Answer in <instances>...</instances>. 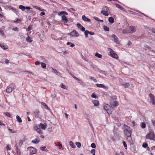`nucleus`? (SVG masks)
Segmentation results:
<instances>
[{
  "label": "nucleus",
  "mask_w": 155,
  "mask_h": 155,
  "mask_svg": "<svg viewBox=\"0 0 155 155\" xmlns=\"http://www.w3.org/2000/svg\"><path fill=\"white\" fill-rule=\"evenodd\" d=\"M124 132L125 135V136L127 135L130 136L131 134L130 132V127L124 124Z\"/></svg>",
  "instance_id": "nucleus-1"
},
{
  "label": "nucleus",
  "mask_w": 155,
  "mask_h": 155,
  "mask_svg": "<svg viewBox=\"0 0 155 155\" xmlns=\"http://www.w3.org/2000/svg\"><path fill=\"white\" fill-rule=\"evenodd\" d=\"M15 85L14 84L11 83L7 87L6 91L7 93H10L12 91L13 89H15Z\"/></svg>",
  "instance_id": "nucleus-2"
},
{
  "label": "nucleus",
  "mask_w": 155,
  "mask_h": 155,
  "mask_svg": "<svg viewBox=\"0 0 155 155\" xmlns=\"http://www.w3.org/2000/svg\"><path fill=\"white\" fill-rule=\"evenodd\" d=\"M154 137V133L153 131L151 130H150L146 136V138L150 140H153Z\"/></svg>",
  "instance_id": "nucleus-3"
},
{
  "label": "nucleus",
  "mask_w": 155,
  "mask_h": 155,
  "mask_svg": "<svg viewBox=\"0 0 155 155\" xmlns=\"http://www.w3.org/2000/svg\"><path fill=\"white\" fill-rule=\"evenodd\" d=\"M110 52L109 54L112 57L116 58L117 59L118 58V55L115 54L114 52L112 49H110Z\"/></svg>",
  "instance_id": "nucleus-4"
},
{
  "label": "nucleus",
  "mask_w": 155,
  "mask_h": 155,
  "mask_svg": "<svg viewBox=\"0 0 155 155\" xmlns=\"http://www.w3.org/2000/svg\"><path fill=\"white\" fill-rule=\"evenodd\" d=\"M72 37H78L79 36V34L75 30H73L70 33L68 34Z\"/></svg>",
  "instance_id": "nucleus-5"
},
{
  "label": "nucleus",
  "mask_w": 155,
  "mask_h": 155,
  "mask_svg": "<svg viewBox=\"0 0 155 155\" xmlns=\"http://www.w3.org/2000/svg\"><path fill=\"white\" fill-rule=\"evenodd\" d=\"M34 115L36 117L41 118V116L40 115V112L38 110H35L34 112Z\"/></svg>",
  "instance_id": "nucleus-6"
},
{
  "label": "nucleus",
  "mask_w": 155,
  "mask_h": 155,
  "mask_svg": "<svg viewBox=\"0 0 155 155\" xmlns=\"http://www.w3.org/2000/svg\"><path fill=\"white\" fill-rule=\"evenodd\" d=\"M33 129L37 132L40 134H42V132L40 129L37 126H35L33 127Z\"/></svg>",
  "instance_id": "nucleus-7"
},
{
  "label": "nucleus",
  "mask_w": 155,
  "mask_h": 155,
  "mask_svg": "<svg viewBox=\"0 0 155 155\" xmlns=\"http://www.w3.org/2000/svg\"><path fill=\"white\" fill-rule=\"evenodd\" d=\"M28 148L30 149V153L31 155L35 154L36 152V149L33 147H29Z\"/></svg>",
  "instance_id": "nucleus-8"
},
{
  "label": "nucleus",
  "mask_w": 155,
  "mask_h": 155,
  "mask_svg": "<svg viewBox=\"0 0 155 155\" xmlns=\"http://www.w3.org/2000/svg\"><path fill=\"white\" fill-rule=\"evenodd\" d=\"M149 96L150 98V101H151V102H152V104L153 105H155V97L154 96L151 94H149Z\"/></svg>",
  "instance_id": "nucleus-9"
},
{
  "label": "nucleus",
  "mask_w": 155,
  "mask_h": 155,
  "mask_svg": "<svg viewBox=\"0 0 155 155\" xmlns=\"http://www.w3.org/2000/svg\"><path fill=\"white\" fill-rule=\"evenodd\" d=\"M77 27L82 31H84L85 30V28L82 26L80 24L77 23Z\"/></svg>",
  "instance_id": "nucleus-10"
},
{
  "label": "nucleus",
  "mask_w": 155,
  "mask_h": 155,
  "mask_svg": "<svg viewBox=\"0 0 155 155\" xmlns=\"http://www.w3.org/2000/svg\"><path fill=\"white\" fill-rule=\"evenodd\" d=\"M61 20L64 23H67L68 22V19L65 15H63L62 16Z\"/></svg>",
  "instance_id": "nucleus-11"
},
{
  "label": "nucleus",
  "mask_w": 155,
  "mask_h": 155,
  "mask_svg": "<svg viewBox=\"0 0 155 155\" xmlns=\"http://www.w3.org/2000/svg\"><path fill=\"white\" fill-rule=\"evenodd\" d=\"M111 37L114 38L113 41L115 43H117L118 42V38L115 35L112 34Z\"/></svg>",
  "instance_id": "nucleus-12"
},
{
  "label": "nucleus",
  "mask_w": 155,
  "mask_h": 155,
  "mask_svg": "<svg viewBox=\"0 0 155 155\" xmlns=\"http://www.w3.org/2000/svg\"><path fill=\"white\" fill-rule=\"evenodd\" d=\"M111 107H116L118 105V103L117 101H115L113 102H111L110 103Z\"/></svg>",
  "instance_id": "nucleus-13"
},
{
  "label": "nucleus",
  "mask_w": 155,
  "mask_h": 155,
  "mask_svg": "<svg viewBox=\"0 0 155 155\" xmlns=\"http://www.w3.org/2000/svg\"><path fill=\"white\" fill-rule=\"evenodd\" d=\"M96 85L98 87L103 88L104 89H107V87L103 84H97Z\"/></svg>",
  "instance_id": "nucleus-14"
},
{
  "label": "nucleus",
  "mask_w": 155,
  "mask_h": 155,
  "mask_svg": "<svg viewBox=\"0 0 155 155\" xmlns=\"http://www.w3.org/2000/svg\"><path fill=\"white\" fill-rule=\"evenodd\" d=\"M82 18L84 21H86L90 22L91 20L88 18L86 17L84 15L82 16Z\"/></svg>",
  "instance_id": "nucleus-15"
},
{
  "label": "nucleus",
  "mask_w": 155,
  "mask_h": 155,
  "mask_svg": "<svg viewBox=\"0 0 155 155\" xmlns=\"http://www.w3.org/2000/svg\"><path fill=\"white\" fill-rule=\"evenodd\" d=\"M121 84L125 88H127L130 86V84L128 83H121Z\"/></svg>",
  "instance_id": "nucleus-16"
},
{
  "label": "nucleus",
  "mask_w": 155,
  "mask_h": 155,
  "mask_svg": "<svg viewBox=\"0 0 155 155\" xmlns=\"http://www.w3.org/2000/svg\"><path fill=\"white\" fill-rule=\"evenodd\" d=\"M52 72L56 74L57 75L59 76L60 75V73L57 70L55 69H54L53 68H52Z\"/></svg>",
  "instance_id": "nucleus-17"
},
{
  "label": "nucleus",
  "mask_w": 155,
  "mask_h": 155,
  "mask_svg": "<svg viewBox=\"0 0 155 155\" xmlns=\"http://www.w3.org/2000/svg\"><path fill=\"white\" fill-rule=\"evenodd\" d=\"M101 13L105 16H107L109 15L108 12L106 11L102 10L101 11Z\"/></svg>",
  "instance_id": "nucleus-18"
},
{
  "label": "nucleus",
  "mask_w": 155,
  "mask_h": 155,
  "mask_svg": "<svg viewBox=\"0 0 155 155\" xmlns=\"http://www.w3.org/2000/svg\"><path fill=\"white\" fill-rule=\"evenodd\" d=\"M39 126L43 130H45L46 128V126L42 123H40Z\"/></svg>",
  "instance_id": "nucleus-19"
},
{
  "label": "nucleus",
  "mask_w": 155,
  "mask_h": 155,
  "mask_svg": "<svg viewBox=\"0 0 155 155\" xmlns=\"http://www.w3.org/2000/svg\"><path fill=\"white\" fill-rule=\"evenodd\" d=\"M110 107L109 106L108 104H106L105 105H104V108L105 110H106L108 114H109V112L108 111V107Z\"/></svg>",
  "instance_id": "nucleus-20"
},
{
  "label": "nucleus",
  "mask_w": 155,
  "mask_h": 155,
  "mask_svg": "<svg viewBox=\"0 0 155 155\" xmlns=\"http://www.w3.org/2000/svg\"><path fill=\"white\" fill-rule=\"evenodd\" d=\"M93 103L95 106H97L99 105V102L97 100H95L93 101Z\"/></svg>",
  "instance_id": "nucleus-21"
},
{
  "label": "nucleus",
  "mask_w": 155,
  "mask_h": 155,
  "mask_svg": "<svg viewBox=\"0 0 155 155\" xmlns=\"http://www.w3.org/2000/svg\"><path fill=\"white\" fill-rule=\"evenodd\" d=\"M41 104L44 106L45 108L48 110H50V108L48 107L46 105V104L43 102H41Z\"/></svg>",
  "instance_id": "nucleus-22"
},
{
  "label": "nucleus",
  "mask_w": 155,
  "mask_h": 155,
  "mask_svg": "<svg viewBox=\"0 0 155 155\" xmlns=\"http://www.w3.org/2000/svg\"><path fill=\"white\" fill-rule=\"evenodd\" d=\"M130 30L131 31V33H133L135 31V28L134 26H130Z\"/></svg>",
  "instance_id": "nucleus-23"
},
{
  "label": "nucleus",
  "mask_w": 155,
  "mask_h": 155,
  "mask_svg": "<svg viewBox=\"0 0 155 155\" xmlns=\"http://www.w3.org/2000/svg\"><path fill=\"white\" fill-rule=\"evenodd\" d=\"M108 21L111 23H113L114 22V20L112 17H110L108 18Z\"/></svg>",
  "instance_id": "nucleus-24"
},
{
  "label": "nucleus",
  "mask_w": 155,
  "mask_h": 155,
  "mask_svg": "<svg viewBox=\"0 0 155 155\" xmlns=\"http://www.w3.org/2000/svg\"><path fill=\"white\" fill-rule=\"evenodd\" d=\"M16 119H17V121L19 122V123H21L22 121V120L21 119V118L20 117L18 116V115H17L16 116Z\"/></svg>",
  "instance_id": "nucleus-25"
},
{
  "label": "nucleus",
  "mask_w": 155,
  "mask_h": 155,
  "mask_svg": "<svg viewBox=\"0 0 155 155\" xmlns=\"http://www.w3.org/2000/svg\"><path fill=\"white\" fill-rule=\"evenodd\" d=\"M115 5L116 6L117 8H120V10H123L124 9L119 4H116Z\"/></svg>",
  "instance_id": "nucleus-26"
},
{
  "label": "nucleus",
  "mask_w": 155,
  "mask_h": 155,
  "mask_svg": "<svg viewBox=\"0 0 155 155\" xmlns=\"http://www.w3.org/2000/svg\"><path fill=\"white\" fill-rule=\"evenodd\" d=\"M145 47L146 48L150 50V51L152 52H155V51L151 50V48L147 45H144Z\"/></svg>",
  "instance_id": "nucleus-27"
},
{
  "label": "nucleus",
  "mask_w": 155,
  "mask_h": 155,
  "mask_svg": "<svg viewBox=\"0 0 155 155\" xmlns=\"http://www.w3.org/2000/svg\"><path fill=\"white\" fill-rule=\"evenodd\" d=\"M127 139L128 141L130 142L132 141V138L130 136L127 135L126 136Z\"/></svg>",
  "instance_id": "nucleus-28"
},
{
  "label": "nucleus",
  "mask_w": 155,
  "mask_h": 155,
  "mask_svg": "<svg viewBox=\"0 0 155 155\" xmlns=\"http://www.w3.org/2000/svg\"><path fill=\"white\" fill-rule=\"evenodd\" d=\"M141 128L143 129H144L146 127V125L144 122H142L140 124Z\"/></svg>",
  "instance_id": "nucleus-29"
},
{
  "label": "nucleus",
  "mask_w": 155,
  "mask_h": 155,
  "mask_svg": "<svg viewBox=\"0 0 155 155\" xmlns=\"http://www.w3.org/2000/svg\"><path fill=\"white\" fill-rule=\"evenodd\" d=\"M95 56L99 58H101L102 57V56L101 54H100L97 52L95 53Z\"/></svg>",
  "instance_id": "nucleus-30"
},
{
  "label": "nucleus",
  "mask_w": 155,
  "mask_h": 155,
  "mask_svg": "<svg viewBox=\"0 0 155 155\" xmlns=\"http://www.w3.org/2000/svg\"><path fill=\"white\" fill-rule=\"evenodd\" d=\"M69 144L73 148L75 147V146L72 141H70L69 142Z\"/></svg>",
  "instance_id": "nucleus-31"
},
{
  "label": "nucleus",
  "mask_w": 155,
  "mask_h": 155,
  "mask_svg": "<svg viewBox=\"0 0 155 155\" xmlns=\"http://www.w3.org/2000/svg\"><path fill=\"white\" fill-rule=\"evenodd\" d=\"M103 28L105 31H109V28L105 25H104L103 26Z\"/></svg>",
  "instance_id": "nucleus-32"
},
{
  "label": "nucleus",
  "mask_w": 155,
  "mask_h": 155,
  "mask_svg": "<svg viewBox=\"0 0 155 155\" xmlns=\"http://www.w3.org/2000/svg\"><path fill=\"white\" fill-rule=\"evenodd\" d=\"M19 8L23 11H24L25 10V6H24L23 5H19Z\"/></svg>",
  "instance_id": "nucleus-33"
},
{
  "label": "nucleus",
  "mask_w": 155,
  "mask_h": 155,
  "mask_svg": "<svg viewBox=\"0 0 155 155\" xmlns=\"http://www.w3.org/2000/svg\"><path fill=\"white\" fill-rule=\"evenodd\" d=\"M39 142V141H38L37 139H35L34 140L32 141V142L35 144H37Z\"/></svg>",
  "instance_id": "nucleus-34"
},
{
  "label": "nucleus",
  "mask_w": 155,
  "mask_h": 155,
  "mask_svg": "<svg viewBox=\"0 0 155 155\" xmlns=\"http://www.w3.org/2000/svg\"><path fill=\"white\" fill-rule=\"evenodd\" d=\"M89 78L90 79H91V80L95 82H97V80L96 79H95L93 77H92L91 76H89Z\"/></svg>",
  "instance_id": "nucleus-35"
},
{
  "label": "nucleus",
  "mask_w": 155,
  "mask_h": 155,
  "mask_svg": "<svg viewBox=\"0 0 155 155\" xmlns=\"http://www.w3.org/2000/svg\"><path fill=\"white\" fill-rule=\"evenodd\" d=\"M89 31L87 30L84 31V34L85 37L87 38L88 37V35L89 34Z\"/></svg>",
  "instance_id": "nucleus-36"
},
{
  "label": "nucleus",
  "mask_w": 155,
  "mask_h": 155,
  "mask_svg": "<svg viewBox=\"0 0 155 155\" xmlns=\"http://www.w3.org/2000/svg\"><path fill=\"white\" fill-rule=\"evenodd\" d=\"M15 150L17 154L20 155V154L21 153V152L20 150H18V147H17L15 148Z\"/></svg>",
  "instance_id": "nucleus-37"
},
{
  "label": "nucleus",
  "mask_w": 155,
  "mask_h": 155,
  "mask_svg": "<svg viewBox=\"0 0 155 155\" xmlns=\"http://www.w3.org/2000/svg\"><path fill=\"white\" fill-rule=\"evenodd\" d=\"M57 145L59 147V149H61L62 147V145L59 142H57Z\"/></svg>",
  "instance_id": "nucleus-38"
},
{
  "label": "nucleus",
  "mask_w": 155,
  "mask_h": 155,
  "mask_svg": "<svg viewBox=\"0 0 155 155\" xmlns=\"http://www.w3.org/2000/svg\"><path fill=\"white\" fill-rule=\"evenodd\" d=\"M67 44L68 45H70V47H74L75 46V45H74V44H72L70 42H67Z\"/></svg>",
  "instance_id": "nucleus-39"
},
{
  "label": "nucleus",
  "mask_w": 155,
  "mask_h": 155,
  "mask_svg": "<svg viewBox=\"0 0 155 155\" xmlns=\"http://www.w3.org/2000/svg\"><path fill=\"white\" fill-rule=\"evenodd\" d=\"M41 66L43 68H46V65L44 63H41Z\"/></svg>",
  "instance_id": "nucleus-40"
},
{
  "label": "nucleus",
  "mask_w": 155,
  "mask_h": 155,
  "mask_svg": "<svg viewBox=\"0 0 155 155\" xmlns=\"http://www.w3.org/2000/svg\"><path fill=\"white\" fill-rule=\"evenodd\" d=\"M0 46L4 49H6L7 48V45H0Z\"/></svg>",
  "instance_id": "nucleus-41"
},
{
  "label": "nucleus",
  "mask_w": 155,
  "mask_h": 155,
  "mask_svg": "<svg viewBox=\"0 0 155 155\" xmlns=\"http://www.w3.org/2000/svg\"><path fill=\"white\" fill-rule=\"evenodd\" d=\"M76 144L78 148H80L81 147V144L79 142H76Z\"/></svg>",
  "instance_id": "nucleus-42"
},
{
  "label": "nucleus",
  "mask_w": 155,
  "mask_h": 155,
  "mask_svg": "<svg viewBox=\"0 0 155 155\" xmlns=\"http://www.w3.org/2000/svg\"><path fill=\"white\" fill-rule=\"evenodd\" d=\"M4 114L6 116L9 117H11V116L10 115V113L9 112H6V113H4Z\"/></svg>",
  "instance_id": "nucleus-43"
},
{
  "label": "nucleus",
  "mask_w": 155,
  "mask_h": 155,
  "mask_svg": "<svg viewBox=\"0 0 155 155\" xmlns=\"http://www.w3.org/2000/svg\"><path fill=\"white\" fill-rule=\"evenodd\" d=\"M142 146L144 148H146L148 147V144L146 143H143L142 145Z\"/></svg>",
  "instance_id": "nucleus-44"
},
{
  "label": "nucleus",
  "mask_w": 155,
  "mask_h": 155,
  "mask_svg": "<svg viewBox=\"0 0 155 155\" xmlns=\"http://www.w3.org/2000/svg\"><path fill=\"white\" fill-rule=\"evenodd\" d=\"M26 40L27 41L30 42L32 41L30 39V38L29 36L26 38Z\"/></svg>",
  "instance_id": "nucleus-45"
},
{
  "label": "nucleus",
  "mask_w": 155,
  "mask_h": 155,
  "mask_svg": "<svg viewBox=\"0 0 155 155\" xmlns=\"http://www.w3.org/2000/svg\"><path fill=\"white\" fill-rule=\"evenodd\" d=\"M91 146L93 148H95L96 147L95 144L94 143H92L91 145Z\"/></svg>",
  "instance_id": "nucleus-46"
},
{
  "label": "nucleus",
  "mask_w": 155,
  "mask_h": 155,
  "mask_svg": "<svg viewBox=\"0 0 155 155\" xmlns=\"http://www.w3.org/2000/svg\"><path fill=\"white\" fill-rule=\"evenodd\" d=\"M23 143V141L21 140H20L19 143L18 145L19 146L21 147V146Z\"/></svg>",
  "instance_id": "nucleus-47"
},
{
  "label": "nucleus",
  "mask_w": 155,
  "mask_h": 155,
  "mask_svg": "<svg viewBox=\"0 0 155 155\" xmlns=\"http://www.w3.org/2000/svg\"><path fill=\"white\" fill-rule=\"evenodd\" d=\"M8 130L12 133H15L17 132V130L15 131H12V130L10 128L8 129Z\"/></svg>",
  "instance_id": "nucleus-48"
},
{
  "label": "nucleus",
  "mask_w": 155,
  "mask_h": 155,
  "mask_svg": "<svg viewBox=\"0 0 155 155\" xmlns=\"http://www.w3.org/2000/svg\"><path fill=\"white\" fill-rule=\"evenodd\" d=\"M123 143L124 147L126 148V149H127V145L126 142L125 141H123Z\"/></svg>",
  "instance_id": "nucleus-49"
},
{
  "label": "nucleus",
  "mask_w": 155,
  "mask_h": 155,
  "mask_svg": "<svg viewBox=\"0 0 155 155\" xmlns=\"http://www.w3.org/2000/svg\"><path fill=\"white\" fill-rule=\"evenodd\" d=\"M20 21V19H18L14 21V23H18L19 22V21Z\"/></svg>",
  "instance_id": "nucleus-50"
},
{
  "label": "nucleus",
  "mask_w": 155,
  "mask_h": 155,
  "mask_svg": "<svg viewBox=\"0 0 155 155\" xmlns=\"http://www.w3.org/2000/svg\"><path fill=\"white\" fill-rule=\"evenodd\" d=\"M6 149H7V151H8V150H11V148H10L9 146L8 145H7Z\"/></svg>",
  "instance_id": "nucleus-51"
},
{
  "label": "nucleus",
  "mask_w": 155,
  "mask_h": 155,
  "mask_svg": "<svg viewBox=\"0 0 155 155\" xmlns=\"http://www.w3.org/2000/svg\"><path fill=\"white\" fill-rule=\"evenodd\" d=\"M91 97L92 98H96V96L95 95L94 93H92V95H91Z\"/></svg>",
  "instance_id": "nucleus-52"
},
{
  "label": "nucleus",
  "mask_w": 155,
  "mask_h": 155,
  "mask_svg": "<svg viewBox=\"0 0 155 155\" xmlns=\"http://www.w3.org/2000/svg\"><path fill=\"white\" fill-rule=\"evenodd\" d=\"M45 148H46L45 147H40L41 149L43 151H45L46 150V149L45 150Z\"/></svg>",
  "instance_id": "nucleus-53"
},
{
  "label": "nucleus",
  "mask_w": 155,
  "mask_h": 155,
  "mask_svg": "<svg viewBox=\"0 0 155 155\" xmlns=\"http://www.w3.org/2000/svg\"><path fill=\"white\" fill-rule=\"evenodd\" d=\"M32 26L31 25H29L27 29V30L28 31L31 30L32 29Z\"/></svg>",
  "instance_id": "nucleus-54"
},
{
  "label": "nucleus",
  "mask_w": 155,
  "mask_h": 155,
  "mask_svg": "<svg viewBox=\"0 0 155 155\" xmlns=\"http://www.w3.org/2000/svg\"><path fill=\"white\" fill-rule=\"evenodd\" d=\"M61 87L64 89H66L65 88V86L62 84H61Z\"/></svg>",
  "instance_id": "nucleus-55"
},
{
  "label": "nucleus",
  "mask_w": 155,
  "mask_h": 155,
  "mask_svg": "<svg viewBox=\"0 0 155 155\" xmlns=\"http://www.w3.org/2000/svg\"><path fill=\"white\" fill-rule=\"evenodd\" d=\"M45 15V12H41L40 14V15L41 16H43Z\"/></svg>",
  "instance_id": "nucleus-56"
},
{
  "label": "nucleus",
  "mask_w": 155,
  "mask_h": 155,
  "mask_svg": "<svg viewBox=\"0 0 155 155\" xmlns=\"http://www.w3.org/2000/svg\"><path fill=\"white\" fill-rule=\"evenodd\" d=\"M12 30L14 31H18V29L17 27H15L14 28H12Z\"/></svg>",
  "instance_id": "nucleus-57"
},
{
  "label": "nucleus",
  "mask_w": 155,
  "mask_h": 155,
  "mask_svg": "<svg viewBox=\"0 0 155 155\" xmlns=\"http://www.w3.org/2000/svg\"><path fill=\"white\" fill-rule=\"evenodd\" d=\"M71 76L74 78H75L76 80H79V79L76 77L74 75H71Z\"/></svg>",
  "instance_id": "nucleus-58"
},
{
  "label": "nucleus",
  "mask_w": 155,
  "mask_h": 155,
  "mask_svg": "<svg viewBox=\"0 0 155 155\" xmlns=\"http://www.w3.org/2000/svg\"><path fill=\"white\" fill-rule=\"evenodd\" d=\"M95 150L94 149H92L91 151V153L94 154L95 153Z\"/></svg>",
  "instance_id": "nucleus-59"
},
{
  "label": "nucleus",
  "mask_w": 155,
  "mask_h": 155,
  "mask_svg": "<svg viewBox=\"0 0 155 155\" xmlns=\"http://www.w3.org/2000/svg\"><path fill=\"white\" fill-rule=\"evenodd\" d=\"M63 13V15H68V13L65 11H62Z\"/></svg>",
  "instance_id": "nucleus-60"
},
{
  "label": "nucleus",
  "mask_w": 155,
  "mask_h": 155,
  "mask_svg": "<svg viewBox=\"0 0 155 155\" xmlns=\"http://www.w3.org/2000/svg\"><path fill=\"white\" fill-rule=\"evenodd\" d=\"M93 18L95 20H97V21H99V18L97 17H94Z\"/></svg>",
  "instance_id": "nucleus-61"
},
{
  "label": "nucleus",
  "mask_w": 155,
  "mask_h": 155,
  "mask_svg": "<svg viewBox=\"0 0 155 155\" xmlns=\"http://www.w3.org/2000/svg\"><path fill=\"white\" fill-rule=\"evenodd\" d=\"M131 44L132 43L130 41H129L127 44V45H128V46H130L131 45Z\"/></svg>",
  "instance_id": "nucleus-62"
},
{
  "label": "nucleus",
  "mask_w": 155,
  "mask_h": 155,
  "mask_svg": "<svg viewBox=\"0 0 155 155\" xmlns=\"http://www.w3.org/2000/svg\"><path fill=\"white\" fill-rule=\"evenodd\" d=\"M58 15H63V12L62 11V12H59L58 13Z\"/></svg>",
  "instance_id": "nucleus-63"
},
{
  "label": "nucleus",
  "mask_w": 155,
  "mask_h": 155,
  "mask_svg": "<svg viewBox=\"0 0 155 155\" xmlns=\"http://www.w3.org/2000/svg\"><path fill=\"white\" fill-rule=\"evenodd\" d=\"M151 31L153 33H155V28L152 29H151Z\"/></svg>",
  "instance_id": "nucleus-64"
}]
</instances>
